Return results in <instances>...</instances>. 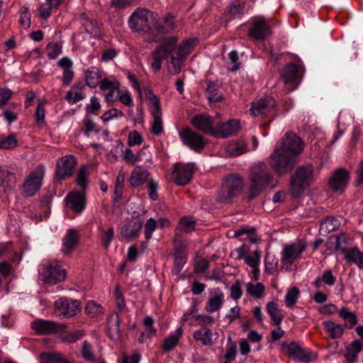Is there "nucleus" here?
<instances>
[{
  "label": "nucleus",
  "mask_w": 363,
  "mask_h": 363,
  "mask_svg": "<svg viewBox=\"0 0 363 363\" xmlns=\"http://www.w3.org/2000/svg\"><path fill=\"white\" fill-rule=\"evenodd\" d=\"M303 150L301 139L292 132H286L284 137L277 143L269 158V163L274 172L285 174L295 165L296 158Z\"/></svg>",
  "instance_id": "f257e3e1"
},
{
  "label": "nucleus",
  "mask_w": 363,
  "mask_h": 363,
  "mask_svg": "<svg viewBox=\"0 0 363 363\" xmlns=\"http://www.w3.org/2000/svg\"><path fill=\"white\" fill-rule=\"evenodd\" d=\"M314 167L308 164L298 167L291 177L290 192L294 198L301 196L314 181Z\"/></svg>",
  "instance_id": "f03ea898"
},
{
  "label": "nucleus",
  "mask_w": 363,
  "mask_h": 363,
  "mask_svg": "<svg viewBox=\"0 0 363 363\" xmlns=\"http://www.w3.org/2000/svg\"><path fill=\"white\" fill-rule=\"evenodd\" d=\"M272 175L267 165L257 163L251 168L250 199L257 196L262 189L272 183Z\"/></svg>",
  "instance_id": "7ed1b4c3"
},
{
  "label": "nucleus",
  "mask_w": 363,
  "mask_h": 363,
  "mask_svg": "<svg viewBox=\"0 0 363 363\" xmlns=\"http://www.w3.org/2000/svg\"><path fill=\"white\" fill-rule=\"evenodd\" d=\"M40 278L48 284H56L63 281L66 272L60 264L55 261H44L38 269Z\"/></svg>",
  "instance_id": "20e7f679"
},
{
  "label": "nucleus",
  "mask_w": 363,
  "mask_h": 363,
  "mask_svg": "<svg viewBox=\"0 0 363 363\" xmlns=\"http://www.w3.org/2000/svg\"><path fill=\"white\" fill-rule=\"evenodd\" d=\"M153 22V13L146 9H137L129 17L130 28L138 33L150 31Z\"/></svg>",
  "instance_id": "39448f33"
},
{
  "label": "nucleus",
  "mask_w": 363,
  "mask_h": 363,
  "mask_svg": "<svg viewBox=\"0 0 363 363\" xmlns=\"http://www.w3.org/2000/svg\"><path fill=\"white\" fill-rule=\"evenodd\" d=\"M45 174V166L38 164L26 178L22 190L26 196H32L39 191Z\"/></svg>",
  "instance_id": "423d86ee"
},
{
  "label": "nucleus",
  "mask_w": 363,
  "mask_h": 363,
  "mask_svg": "<svg viewBox=\"0 0 363 363\" xmlns=\"http://www.w3.org/2000/svg\"><path fill=\"white\" fill-rule=\"evenodd\" d=\"M335 240V247L337 250H340L343 255L344 259L347 264H355L360 269H363V252L360 251L357 247L342 248L341 242L345 240L344 235H335L333 237Z\"/></svg>",
  "instance_id": "0eeeda50"
},
{
  "label": "nucleus",
  "mask_w": 363,
  "mask_h": 363,
  "mask_svg": "<svg viewBox=\"0 0 363 363\" xmlns=\"http://www.w3.org/2000/svg\"><path fill=\"white\" fill-rule=\"evenodd\" d=\"M281 348L283 351L287 353L294 359L303 363H310L315 361L317 358L316 354L311 350L303 348L296 342L283 343Z\"/></svg>",
  "instance_id": "6e6552de"
},
{
  "label": "nucleus",
  "mask_w": 363,
  "mask_h": 363,
  "mask_svg": "<svg viewBox=\"0 0 363 363\" xmlns=\"http://www.w3.org/2000/svg\"><path fill=\"white\" fill-rule=\"evenodd\" d=\"M177 43V38L171 37L152 52L151 67L155 72H157L160 70L163 60L172 54Z\"/></svg>",
  "instance_id": "1a4fd4ad"
},
{
  "label": "nucleus",
  "mask_w": 363,
  "mask_h": 363,
  "mask_svg": "<svg viewBox=\"0 0 363 363\" xmlns=\"http://www.w3.org/2000/svg\"><path fill=\"white\" fill-rule=\"evenodd\" d=\"M242 179L236 175H230L223 182L220 191V200L225 201L226 199L238 196L242 190Z\"/></svg>",
  "instance_id": "9d476101"
},
{
  "label": "nucleus",
  "mask_w": 363,
  "mask_h": 363,
  "mask_svg": "<svg viewBox=\"0 0 363 363\" xmlns=\"http://www.w3.org/2000/svg\"><path fill=\"white\" fill-rule=\"evenodd\" d=\"M191 122L198 130L213 136L215 127L220 122V116L216 114L215 116H211L206 113H202L194 116Z\"/></svg>",
  "instance_id": "9b49d317"
},
{
  "label": "nucleus",
  "mask_w": 363,
  "mask_h": 363,
  "mask_svg": "<svg viewBox=\"0 0 363 363\" xmlns=\"http://www.w3.org/2000/svg\"><path fill=\"white\" fill-rule=\"evenodd\" d=\"M179 135L183 144L194 151L200 152L206 145L203 137L189 128L179 131Z\"/></svg>",
  "instance_id": "f8f14e48"
},
{
  "label": "nucleus",
  "mask_w": 363,
  "mask_h": 363,
  "mask_svg": "<svg viewBox=\"0 0 363 363\" xmlns=\"http://www.w3.org/2000/svg\"><path fill=\"white\" fill-rule=\"evenodd\" d=\"M55 308L58 311L60 315L65 318H72L81 310L82 306L79 301L60 298L55 302Z\"/></svg>",
  "instance_id": "ddd939ff"
},
{
  "label": "nucleus",
  "mask_w": 363,
  "mask_h": 363,
  "mask_svg": "<svg viewBox=\"0 0 363 363\" xmlns=\"http://www.w3.org/2000/svg\"><path fill=\"white\" fill-rule=\"evenodd\" d=\"M194 169L193 163L175 164L172 175V179L177 185L184 186L190 182Z\"/></svg>",
  "instance_id": "4468645a"
},
{
  "label": "nucleus",
  "mask_w": 363,
  "mask_h": 363,
  "mask_svg": "<svg viewBox=\"0 0 363 363\" xmlns=\"http://www.w3.org/2000/svg\"><path fill=\"white\" fill-rule=\"evenodd\" d=\"M274 107L275 101L274 99L271 96H265L256 99L252 103L250 112L255 116L267 115L274 110Z\"/></svg>",
  "instance_id": "2eb2a0df"
},
{
  "label": "nucleus",
  "mask_w": 363,
  "mask_h": 363,
  "mask_svg": "<svg viewBox=\"0 0 363 363\" xmlns=\"http://www.w3.org/2000/svg\"><path fill=\"white\" fill-rule=\"evenodd\" d=\"M306 245L301 242H294L291 245H285L281 251V262L282 264H292L296 259L300 257L302 252L305 250Z\"/></svg>",
  "instance_id": "dca6fc26"
},
{
  "label": "nucleus",
  "mask_w": 363,
  "mask_h": 363,
  "mask_svg": "<svg viewBox=\"0 0 363 363\" xmlns=\"http://www.w3.org/2000/svg\"><path fill=\"white\" fill-rule=\"evenodd\" d=\"M240 124L238 120L231 119L215 127L213 136L217 138H226L238 133Z\"/></svg>",
  "instance_id": "f3484780"
},
{
  "label": "nucleus",
  "mask_w": 363,
  "mask_h": 363,
  "mask_svg": "<svg viewBox=\"0 0 363 363\" xmlns=\"http://www.w3.org/2000/svg\"><path fill=\"white\" fill-rule=\"evenodd\" d=\"M350 180L349 172L343 168L337 169L329 181L330 188L335 192H344Z\"/></svg>",
  "instance_id": "a211bd4d"
},
{
  "label": "nucleus",
  "mask_w": 363,
  "mask_h": 363,
  "mask_svg": "<svg viewBox=\"0 0 363 363\" xmlns=\"http://www.w3.org/2000/svg\"><path fill=\"white\" fill-rule=\"evenodd\" d=\"M76 160L72 155L62 157L57 162L56 177L58 179H63L72 174L76 166Z\"/></svg>",
  "instance_id": "6ab92c4d"
},
{
  "label": "nucleus",
  "mask_w": 363,
  "mask_h": 363,
  "mask_svg": "<svg viewBox=\"0 0 363 363\" xmlns=\"http://www.w3.org/2000/svg\"><path fill=\"white\" fill-rule=\"evenodd\" d=\"M271 35V30L262 18H258L254 21L249 30V35L254 40H264Z\"/></svg>",
  "instance_id": "aec40b11"
},
{
  "label": "nucleus",
  "mask_w": 363,
  "mask_h": 363,
  "mask_svg": "<svg viewBox=\"0 0 363 363\" xmlns=\"http://www.w3.org/2000/svg\"><path fill=\"white\" fill-rule=\"evenodd\" d=\"M225 301L224 293L218 288L210 292L209 297L206 303L205 310L208 313L219 311Z\"/></svg>",
  "instance_id": "412c9836"
},
{
  "label": "nucleus",
  "mask_w": 363,
  "mask_h": 363,
  "mask_svg": "<svg viewBox=\"0 0 363 363\" xmlns=\"http://www.w3.org/2000/svg\"><path fill=\"white\" fill-rule=\"evenodd\" d=\"M120 84L117 81H110L107 79H104L100 83V89L101 91H108V93L104 94L106 101L108 103L118 101L121 90L119 89Z\"/></svg>",
  "instance_id": "4be33fe9"
},
{
  "label": "nucleus",
  "mask_w": 363,
  "mask_h": 363,
  "mask_svg": "<svg viewBox=\"0 0 363 363\" xmlns=\"http://www.w3.org/2000/svg\"><path fill=\"white\" fill-rule=\"evenodd\" d=\"M67 205L76 213L82 212L86 207L85 194L84 192L73 191L66 196Z\"/></svg>",
  "instance_id": "5701e85b"
},
{
  "label": "nucleus",
  "mask_w": 363,
  "mask_h": 363,
  "mask_svg": "<svg viewBox=\"0 0 363 363\" xmlns=\"http://www.w3.org/2000/svg\"><path fill=\"white\" fill-rule=\"evenodd\" d=\"M31 328L38 334H50L57 333L60 326L53 321L38 319L31 323Z\"/></svg>",
  "instance_id": "b1692460"
},
{
  "label": "nucleus",
  "mask_w": 363,
  "mask_h": 363,
  "mask_svg": "<svg viewBox=\"0 0 363 363\" xmlns=\"http://www.w3.org/2000/svg\"><path fill=\"white\" fill-rule=\"evenodd\" d=\"M16 186V176L6 169L0 171V194L11 191Z\"/></svg>",
  "instance_id": "393cba45"
},
{
  "label": "nucleus",
  "mask_w": 363,
  "mask_h": 363,
  "mask_svg": "<svg viewBox=\"0 0 363 363\" xmlns=\"http://www.w3.org/2000/svg\"><path fill=\"white\" fill-rule=\"evenodd\" d=\"M79 235L77 230L69 229L62 239V252L65 255L70 254L77 246Z\"/></svg>",
  "instance_id": "a878e982"
},
{
  "label": "nucleus",
  "mask_w": 363,
  "mask_h": 363,
  "mask_svg": "<svg viewBox=\"0 0 363 363\" xmlns=\"http://www.w3.org/2000/svg\"><path fill=\"white\" fill-rule=\"evenodd\" d=\"M57 65L63 69L61 78L63 85L69 86L74 78V72L72 69L73 63L72 60L67 57H64L58 61Z\"/></svg>",
  "instance_id": "bb28decb"
},
{
  "label": "nucleus",
  "mask_w": 363,
  "mask_h": 363,
  "mask_svg": "<svg viewBox=\"0 0 363 363\" xmlns=\"http://www.w3.org/2000/svg\"><path fill=\"white\" fill-rule=\"evenodd\" d=\"M102 245L108 249L114 238V228L112 225L100 223L98 226Z\"/></svg>",
  "instance_id": "cd10ccee"
},
{
  "label": "nucleus",
  "mask_w": 363,
  "mask_h": 363,
  "mask_svg": "<svg viewBox=\"0 0 363 363\" xmlns=\"http://www.w3.org/2000/svg\"><path fill=\"white\" fill-rule=\"evenodd\" d=\"M194 338L201 341L204 345L210 346L218 338V334L213 333L211 330L207 328H203L194 332Z\"/></svg>",
  "instance_id": "c85d7f7f"
},
{
  "label": "nucleus",
  "mask_w": 363,
  "mask_h": 363,
  "mask_svg": "<svg viewBox=\"0 0 363 363\" xmlns=\"http://www.w3.org/2000/svg\"><path fill=\"white\" fill-rule=\"evenodd\" d=\"M101 72L96 67H89L85 74L86 84L90 88L100 86V83L104 80L101 79Z\"/></svg>",
  "instance_id": "c756f323"
},
{
  "label": "nucleus",
  "mask_w": 363,
  "mask_h": 363,
  "mask_svg": "<svg viewBox=\"0 0 363 363\" xmlns=\"http://www.w3.org/2000/svg\"><path fill=\"white\" fill-rule=\"evenodd\" d=\"M267 311L271 318L272 325L278 326L281 323L284 315L276 302H269L267 304Z\"/></svg>",
  "instance_id": "7c9ffc66"
},
{
  "label": "nucleus",
  "mask_w": 363,
  "mask_h": 363,
  "mask_svg": "<svg viewBox=\"0 0 363 363\" xmlns=\"http://www.w3.org/2000/svg\"><path fill=\"white\" fill-rule=\"evenodd\" d=\"M230 156L237 157L247 151V144L244 140L230 141L225 147Z\"/></svg>",
  "instance_id": "2f4dec72"
},
{
  "label": "nucleus",
  "mask_w": 363,
  "mask_h": 363,
  "mask_svg": "<svg viewBox=\"0 0 363 363\" xmlns=\"http://www.w3.org/2000/svg\"><path fill=\"white\" fill-rule=\"evenodd\" d=\"M148 100V108L152 116H162L161 104L159 98L151 90L145 92Z\"/></svg>",
  "instance_id": "473e14b6"
},
{
  "label": "nucleus",
  "mask_w": 363,
  "mask_h": 363,
  "mask_svg": "<svg viewBox=\"0 0 363 363\" xmlns=\"http://www.w3.org/2000/svg\"><path fill=\"white\" fill-rule=\"evenodd\" d=\"M338 315L344 320V328L348 329L352 328L358 322L357 314L350 311L346 307H343L338 311Z\"/></svg>",
  "instance_id": "72a5a7b5"
},
{
  "label": "nucleus",
  "mask_w": 363,
  "mask_h": 363,
  "mask_svg": "<svg viewBox=\"0 0 363 363\" xmlns=\"http://www.w3.org/2000/svg\"><path fill=\"white\" fill-rule=\"evenodd\" d=\"M149 172L145 169H134L130 177V184L133 187L140 186L147 181Z\"/></svg>",
  "instance_id": "f704fd0d"
},
{
  "label": "nucleus",
  "mask_w": 363,
  "mask_h": 363,
  "mask_svg": "<svg viewBox=\"0 0 363 363\" xmlns=\"http://www.w3.org/2000/svg\"><path fill=\"white\" fill-rule=\"evenodd\" d=\"M298 72V66L293 63H289L286 65L282 72L281 79L286 84L296 82Z\"/></svg>",
  "instance_id": "c9c22d12"
},
{
  "label": "nucleus",
  "mask_w": 363,
  "mask_h": 363,
  "mask_svg": "<svg viewBox=\"0 0 363 363\" xmlns=\"http://www.w3.org/2000/svg\"><path fill=\"white\" fill-rule=\"evenodd\" d=\"M182 335V328H178L173 334L169 335L164 340L162 349L164 352H169L172 350L178 344Z\"/></svg>",
  "instance_id": "e433bc0d"
},
{
  "label": "nucleus",
  "mask_w": 363,
  "mask_h": 363,
  "mask_svg": "<svg viewBox=\"0 0 363 363\" xmlns=\"http://www.w3.org/2000/svg\"><path fill=\"white\" fill-rule=\"evenodd\" d=\"M363 344L359 340L352 342L350 347H347L345 357L350 363L354 362L357 359V354L362 351Z\"/></svg>",
  "instance_id": "4c0bfd02"
},
{
  "label": "nucleus",
  "mask_w": 363,
  "mask_h": 363,
  "mask_svg": "<svg viewBox=\"0 0 363 363\" xmlns=\"http://www.w3.org/2000/svg\"><path fill=\"white\" fill-rule=\"evenodd\" d=\"M325 331L333 339H338L342 337L344 333V326L337 324L332 320H326L323 323Z\"/></svg>",
  "instance_id": "58836bf2"
},
{
  "label": "nucleus",
  "mask_w": 363,
  "mask_h": 363,
  "mask_svg": "<svg viewBox=\"0 0 363 363\" xmlns=\"http://www.w3.org/2000/svg\"><path fill=\"white\" fill-rule=\"evenodd\" d=\"M41 363H73L61 353H44L40 356Z\"/></svg>",
  "instance_id": "ea45409f"
},
{
  "label": "nucleus",
  "mask_w": 363,
  "mask_h": 363,
  "mask_svg": "<svg viewBox=\"0 0 363 363\" xmlns=\"http://www.w3.org/2000/svg\"><path fill=\"white\" fill-rule=\"evenodd\" d=\"M60 4V0H45V2L41 4L39 7L40 17L45 19L48 18L51 11L53 9H57Z\"/></svg>",
  "instance_id": "a19ab883"
},
{
  "label": "nucleus",
  "mask_w": 363,
  "mask_h": 363,
  "mask_svg": "<svg viewBox=\"0 0 363 363\" xmlns=\"http://www.w3.org/2000/svg\"><path fill=\"white\" fill-rule=\"evenodd\" d=\"M185 58L182 56L172 55L171 60L167 62V69L170 74L174 75L179 74L183 66Z\"/></svg>",
  "instance_id": "79ce46f5"
},
{
  "label": "nucleus",
  "mask_w": 363,
  "mask_h": 363,
  "mask_svg": "<svg viewBox=\"0 0 363 363\" xmlns=\"http://www.w3.org/2000/svg\"><path fill=\"white\" fill-rule=\"evenodd\" d=\"M247 293L255 299H260L263 297L265 287L262 283L253 284L248 282L246 284Z\"/></svg>",
  "instance_id": "37998d69"
},
{
  "label": "nucleus",
  "mask_w": 363,
  "mask_h": 363,
  "mask_svg": "<svg viewBox=\"0 0 363 363\" xmlns=\"http://www.w3.org/2000/svg\"><path fill=\"white\" fill-rule=\"evenodd\" d=\"M141 228V223H134L124 225L121 229V236L124 238L131 239L138 235Z\"/></svg>",
  "instance_id": "c03bdc74"
},
{
  "label": "nucleus",
  "mask_w": 363,
  "mask_h": 363,
  "mask_svg": "<svg viewBox=\"0 0 363 363\" xmlns=\"http://www.w3.org/2000/svg\"><path fill=\"white\" fill-rule=\"evenodd\" d=\"M82 25L86 33L91 35L97 36L99 35V26L100 23L97 21L86 17L84 15L82 16Z\"/></svg>",
  "instance_id": "a18cd8bd"
},
{
  "label": "nucleus",
  "mask_w": 363,
  "mask_h": 363,
  "mask_svg": "<svg viewBox=\"0 0 363 363\" xmlns=\"http://www.w3.org/2000/svg\"><path fill=\"white\" fill-rule=\"evenodd\" d=\"M340 225L338 220L333 217L325 218L320 225V231L327 234L336 230Z\"/></svg>",
  "instance_id": "49530a36"
},
{
  "label": "nucleus",
  "mask_w": 363,
  "mask_h": 363,
  "mask_svg": "<svg viewBox=\"0 0 363 363\" xmlns=\"http://www.w3.org/2000/svg\"><path fill=\"white\" fill-rule=\"evenodd\" d=\"M299 295H300V291L297 287L294 286V287L289 288L287 290L286 294L284 297V301H285L286 307H288V308L293 307L296 304V303L299 297Z\"/></svg>",
  "instance_id": "de8ad7c7"
},
{
  "label": "nucleus",
  "mask_w": 363,
  "mask_h": 363,
  "mask_svg": "<svg viewBox=\"0 0 363 363\" xmlns=\"http://www.w3.org/2000/svg\"><path fill=\"white\" fill-rule=\"evenodd\" d=\"M85 312L91 317H97L104 313V308L94 301H90L85 307Z\"/></svg>",
  "instance_id": "09e8293b"
},
{
  "label": "nucleus",
  "mask_w": 363,
  "mask_h": 363,
  "mask_svg": "<svg viewBox=\"0 0 363 363\" xmlns=\"http://www.w3.org/2000/svg\"><path fill=\"white\" fill-rule=\"evenodd\" d=\"M89 176V168L86 166L82 167L77 174L76 181L77 185L82 189H85L88 184Z\"/></svg>",
  "instance_id": "8fccbe9b"
},
{
  "label": "nucleus",
  "mask_w": 363,
  "mask_h": 363,
  "mask_svg": "<svg viewBox=\"0 0 363 363\" xmlns=\"http://www.w3.org/2000/svg\"><path fill=\"white\" fill-rule=\"evenodd\" d=\"M195 45V39H188L185 40L179 46L177 55L178 56H182L184 58H186V56L190 52V51L193 49Z\"/></svg>",
  "instance_id": "3c124183"
},
{
  "label": "nucleus",
  "mask_w": 363,
  "mask_h": 363,
  "mask_svg": "<svg viewBox=\"0 0 363 363\" xmlns=\"http://www.w3.org/2000/svg\"><path fill=\"white\" fill-rule=\"evenodd\" d=\"M18 13L20 14L19 23L21 26L28 29L30 26V18L31 15L29 12V9L27 6H21L18 11Z\"/></svg>",
  "instance_id": "603ef678"
},
{
  "label": "nucleus",
  "mask_w": 363,
  "mask_h": 363,
  "mask_svg": "<svg viewBox=\"0 0 363 363\" xmlns=\"http://www.w3.org/2000/svg\"><path fill=\"white\" fill-rule=\"evenodd\" d=\"M278 268V259L272 254L267 253L265 256V269L269 274H274Z\"/></svg>",
  "instance_id": "864d4df0"
},
{
  "label": "nucleus",
  "mask_w": 363,
  "mask_h": 363,
  "mask_svg": "<svg viewBox=\"0 0 363 363\" xmlns=\"http://www.w3.org/2000/svg\"><path fill=\"white\" fill-rule=\"evenodd\" d=\"M179 228L186 233H190L195 229V220L191 216H184L180 219Z\"/></svg>",
  "instance_id": "5fc2aeb1"
},
{
  "label": "nucleus",
  "mask_w": 363,
  "mask_h": 363,
  "mask_svg": "<svg viewBox=\"0 0 363 363\" xmlns=\"http://www.w3.org/2000/svg\"><path fill=\"white\" fill-rule=\"evenodd\" d=\"M16 137L13 134H11L7 137H0V148L11 149L17 145Z\"/></svg>",
  "instance_id": "6e6d98bb"
},
{
  "label": "nucleus",
  "mask_w": 363,
  "mask_h": 363,
  "mask_svg": "<svg viewBox=\"0 0 363 363\" xmlns=\"http://www.w3.org/2000/svg\"><path fill=\"white\" fill-rule=\"evenodd\" d=\"M206 91L208 99L211 101H218L222 97L218 87L214 84H208Z\"/></svg>",
  "instance_id": "4d7b16f0"
},
{
  "label": "nucleus",
  "mask_w": 363,
  "mask_h": 363,
  "mask_svg": "<svg viewBox=\"0 0 363 363\" xmlns=\"http://www.w3.org/2000/svg\"><path fill=\"white\" fill-rule=\"evenodd\" d=\"M163 22L165 23L166 28L157 27L158 31L162 33H167L169 30H173L175 28L174 17L171 13L164 15Z\"/></svg>",
  "instance_id": "13d9d810"
},
{
  "label": "nucleus",
  "mask_w": 363,
  "mask_h": 363,
  "mask_svg": "<svg viewBox=\"0 0 363 363\" xmlns=\"http://www.w3.org/2000/svg\"><path fill=\"white\" fill-rule=\"evenodd\" d=\"M157 221L150 218L147 220L144 225V234L147 242H148L152 237V233L157 228Z\"/></svg>",
  "instance_id": "bf43d9fd"
},
{
  "label": "nucleus",
  "mask_w": 363,
  "mask_h": 363,
  "mask_svg": "<svg viewBox=\"0 0 363 363\" xmlns=\"http://www.w3.org/2000/svg\"><path fill=\"white\" fill-rule=\"evenodd\" d=\"M81 354L82 357L86 361L90 362L91 360H93V358L95 357V355L93 352V347L92 345L87 342L84 341L82 345Z\"/></svg>",
  "instance_id": "052dcab7"
},
{
  "label": "nucleus",
  "mask_w": 363,
  "mask_h": 363,
  "mask_svg": "<svg viewBox=\"0 0 363 363\" xmlns=\"http://www.w3.org/2000/svg\"><path fill=\"white\" fill-rule=\"evenodd\" d=\"M124 182H125V172H123V169H121L118 172V175L116 177V180L115 187H114V193L118 197H120L122 194Z\"/></svg>",
  "instance_id": "680f3d73"
},
{
  "label": "nucleus",
  "mask_w": 363,
  "mask_h": 363,
  "mask_svg": "<svg viewBox=\"0 0 363 363\" xmlns=\"http://www.w3.org/2000/svg\"><path fill=\"white\" fill-rule=\"evenodd\" d=\"M48 56L50 59L57 58L62 52V46L57 43H50L47 45Z\"/></svg>",
  "instance_id": "e2e57ef3"
},
{
  "label": "nucleus",
  "mask_w": 363,
  "mask_h": 363,
  "mask_svg": "<svg viewBox=\"0 0 363 363\" xmlns=\"http://www.w3.org/2000/svg\"><path fill=\"white\" fill-rule=\"evenodd\" d=\"M153 121L151 124V132L156 135L162 134L163 132V125L162 116H152Z\"/></svg>",
  "instance_id": "0e129e2a"
},
{
  "label": "nucleus",
  "mask_w": 363,
  "mask_h": 363,
  "mask_svg": "<svg viewBox=\"0 0 363 363\" xmlns=\"http://www.w3.org/2000/svg\"><path fill=\"white\" fill-rule=\"evenodd\" d=\"M186 262V257L182 254H177L174 257V267L172 272L175 274H179Z\"/></svg>",
  "instance_id": "69168bd1"
},
{
  "label": "nucleus",
  "mask_w": 363,
  "mask_h": 363,
  "mask_svg": "<svg viewBox=\"0 0 363 363\" xmlns=\"http://www.w3.org/2000/svg\"><path fill=\"white\" fill-rule=\"evenodd\" d=\"M244 260L249 267L255 269L260 263V253L259 251L255 250L253 252L252 255H247L245 257Z\"/></svg>",
  "instance_id": "338daca9"
},
{
  "label": "nucleus",
  "mask_w": 363,
  "mask_h": 363,
  "mask_svg": "<svg viewBox=\"0 0 363 363\" xmlns=\"http://www.w3.org/2000/svg\"><path fill=\"white\" fill-rule=\"evenodd\" d=\"M84 98V95L82 91H74L72 89L68 91L65 96L66 100L72 104L77 103Z\"/></svg>",
  "instance_id": "774afa93"
}]
</instances>
